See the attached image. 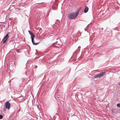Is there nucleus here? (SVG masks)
I'll list each match as a JSON object with an SVG mask.
<instances>
[{
    "mask_svg": "<svg viewBox=\"0 0 120 120\" xmlns=\"http://www.w3.org/2000/svg\"><path fill=\"white\" fill-rule=\"evenodd\" d=\"M78 14V12H73L69 14L67 16L68 18L70 19H74L76 18Z\"/></svg>",
    "mask_w": 120,
    "mask_h": 120,
    "instance_id": "f257e3e1",
    "label": "nucleus"
},
{
    "mask_svg": "<svg viewBox=\"0 0 120 120\" xmlns=\"http://www.w3.org/2000/svg\"><path fill=\"white\" fill-rule=\"evenodd\" d=\"M28 32L31 35V38L33 44L34 45H37L39 43V42H35L34 41V38L35 37L34 35L30 31L28 30Z\"/></svg>",
    "mask_w": 120,
    "mask_h": 120,
    "instance_id": "f03ea898",
    "label": "nucleus"
},
{
    "mask_svg": "<svg viewBox=\"0 0 120 120\" xmlns=\"http://www.w3.org/2000/svg\"><path fill=\"white\" fill-rule=\"evenodd\" d=\"M105 74V72H102L101 73L99 74L95 75L94 76V78H100L104 76Z\"/></svg>",
    "mask_w": 120,
    "mask_h": 120,
    "instance_id": "7ed1b4c3",
    "label": "nucleus"
},
{
    "mask_svg": "<svg viewBox=\"0 0 120 120\" xmlns=\"http://www.w3.org/2000/svg\"><path fill=\"white\" fill-rule=\"evenodd\" d=\"M10 104L8 102V101H7L5 103L4 106L5 108L9 110L10 108Z\"/></svg>",
    "mask_w": 120,
    "mask_h": 120,
    "instance_id": "20e7f679",
    "label": "nucleus"
},
{
    "mask_svg": "<svg viewBox=\"0 0 120 120\" xmlns=\"http://www.w3.org/2000/svg\"><path fill=\"white\" fill-rule=\"evenodd\" d=\"M9 38V36L8 34H7L5 37L3 38L2 41L4 43H5L7 41V40Z\"/></svg>",
    "mask_w": 120,
    "mask_h": 120,
    "instance_id": "39448f33",
    "label": "nucleus"
},
{
    "mask_svg": "<svg viewBox=\"0 0 120 120\" xmlns=\"http://www.w3.org/2000/svg\"><path fill=\"white\" fill-rule=\"evenodd\" d=\"M89 10V8L87 6H86L84 10V12L85 13H86Z\"/></svg>",
    "mask_w": 120,
    "mask_h": 120,
    "instance_id": "423d86ee",
    "label": "nucleus"
},
{
    "mask_svg": "<svg viewBox=\"0 0 120 120\" xmlns=\"http://www.w3.org/2000/svg\"><path fill=\"white\" fill-rule=\"evenodd\" d=\"M117 106L118 107H120V103H118L117 104Z\"/></svg>",
    "mask_w": 120,
    "mask_h": 120,
    "instance_id": "0eeeda50",
    "label": "nucleus"
},
{
    "mask_svg": "<svg viewBox=\"0 0 120 120\" xmlns=\"http://www.w3.org/2000/svg\"><path fill=\"white\" fill-rule=\"evenodd\" d=\"M81 8L80 7H79L77 9V11H79L81 9Z\"/></svg>",
    "mask_w": 120,
    "mask_h": 120,
    "instance_id": "6e6552de",
    "label": "nucleus"
},
{
    "mask_svg": "<svg viewBox=\"0 0 120 120\" xmlns=\"http://www.w3.org/2000/svg\"><path fill=\"white\" fill-rule=\"evenodd\" d=\"M3 117V116L1 115H0V119H2Z\"/></svg>",
    "mask_w": 120,
    "mask_h": 120,
    "instance_id": "1a4fd4ad",
    "label": "nucleus"
},
{
    "mask_svg": "<svg viewBox=\"0 0 120 120\" xmlns=\"http://www.w3.org/2000/svg\"><path fill=\"white\" fill-rule=\"evenodd\" d=\"M37 67V66H36L35 67V68H36Z\"/></svg>",
    "mask_w": 120,
    "mask_h": 120,
    "instance_id": "9d476101",
    "label": "nucleus"
},
{
    "mask_svg": "<svg viewBox=\"0 0 120 120\" xmlns=\"http://www.w3.org/2000/svg\"><path fill=\"white\" fill-rule=\"evenodd\" d=\"M119 85L120 86V83H119Z\"/></svg>",
    "mask_w": 120,
    "mask_h": 120,
    "instance_id": "9b49d317",
    "label": "nucleus"
}]
</instances>
